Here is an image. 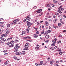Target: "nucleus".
Masks as SVG:
<instances>
[{"label":"nucleus","instance_id":"obj_1","mask_svg":"<svg viewBox=\"0 0 66 66\" xmlns=\"http://www.w3.org/2000/svg\"><path fill=\"white\" fill-rule=\"evenodd\" d=\"M27 23V24L28 27H30L31 25L33 24V23H31V22H26Z\"/></svg>","mask_w":66,"mask_h":66},{"label":"nucleus","instance_id":"obj_2","mask_svg":"<svg viewBox=\"0 0 66 66\" xmlns=\"http://www.w3.org/2000/svg\"><path fill=\"white\" fill-rule=\"evenodd\" d=\"M9 32H10V30L9 29H6L5 31V34H8L9 33Z\"/></svg>","mask_w":66,"mask_h":66},{"label":"nucleus","instance_id":"obj_3","mask_svg":"<svg viewBox=\"0 0 66 66\" xmlns=\"http://www.w3.org/2000/svg\"><path fill=\"white\" fill-rule=\"evenodd\" d=\"M29 44L27 43L25 44L24 47L25 48H28V47H29Z\"/></svg>","mask_w":66,"mask_h":66},{"label":"nucleus","instance_id":"obj_4","mask_svg":"<svg viewBox=\"0 0 66 66\" xmlns=\"http://www.w3.org/2000/svg\"><path fill=\"white\" fill-rule=\"evenodd\" d=\"M63 10H64V8H63L59 9V11H60V12H59V13L62 14V12L61 11H63Z\"/></svg>","mask_w":66,"mask_h":66},{"label":"nucleus","instance_id":"obj_5","mask_svg":"<svg viewBox=\"0 0 66 66\" xmlns=\"http://www.w3.org/2000/svg\"><path fill=\"white\" fill-rule=\"evenodd\" d=\"M42 9H39L38 11H36V12L38 13H40V12H41V11H42Z\"/></svg>","mask_w":66,"mask_h":66},{"label":"nucleus","instance_id":"obj_6","mask_svg":"<svg viewBox=\"0 0 66 66\" xmlns=\"http://www.w3.org/2000/svg\"><path fill=\"white\" fill-rule=\"evenodd\" d=\"M45 37L46 39H49V38L50 37V36L49 35H46L45 36Z\"/></svg>","mask_w":66,"mask_h":66},{"label":"nucleus","instance_id":"obj_7","mask_svg":"<svg viewBox=\"0 0 66 66\" xmlns=\"http://www.w3.org/2000/svg\"><path fill=\"white\" fill-rule=\"evenodd\" d=\"M24 39H31V37H29L28 36L26 37H25L24 38Z\"/></svg>","mask_w":66,"mask_h":66},{"label":"nucleus","instance_id":"obj_8","mask_svg":"<svg viewBox=\"0 0 66 66\" xmlns=\"http://www.w3.org/2000/svg\"><path fill=\"white\" fill-rule=\"evenodd\" d=\"M30 19H31V18H28V19H25L26 21V22H28V21H29V20Z\"/></svg>","mask_w":66,"mask_h":66},{"label":"nucleus","instance_id":"obj_9","mask_svg":"<svg viewBox=\"0 0 66 66\" xmlns=\"http://www.w3.org/2000/svg\"><path fill=\"white\" fill-rule=\"evenodd\" d=\"M8 64H9V61L8 60L7 61H6L4 63L5 65H7Z\"/></svg>","mask_w":66,"mask_h":66},{"label":"nucleus","instance_id":"obj_10","mask_svg":"<svg viewBox=\"0 0 66 66\" xmlns=\"http://www.w3.org/2000/svg\"><path fill=\"white\" fill-rule=\"evenodd\" d=\"M34 36L35 38H37V37H38V36L36 34H34Z\"/></svg>","mask_w":66,"mask_h":66},{"label":"nucleus","instance_id":"obj_11","mask_svg":"<svg viewBox=\"0 0 66 66\" xmlns=\"http://www.w3.org/2000/svg\"><path fill=\"white\" fill-rule=\"evenodd\" d=\"M45 26H48V24H49L48 23V22H47V21H45Z\"/></svg>","mask_w":66,"mask_h":66},{"label":"nucleus","instance_id":"obj_12","mask_svg":"<svg viewBox=\"0 0 66 66\" xmlns=\"http://www.w3.org/2000/svg\"><path fill=\"white\" fill-rule=\"evenodd\" d=\"M19 48H20V46H16L14 47V49H19Z\"/></svg>","mask_w":66,"mask_h":66},{"label":"nucleus","instance_id":"obj_13","mask_svg":"<svg viewBox=\"0 0 66 66\" xmlns=\"http://www.w3.org/2000/svg\"><path fill=\"white\" fill-rule=\"evenodd\" d=\"M2 35L1 36V40H4V39L3 38V37Z\"/></svg>","mask_w":66,"mask_h":66},{"label":"nucleus","instance_id":"obj_14","mask_svg":"<svg viewBox=\"0 0 66 66\" xmlns=\"http://www.w3.org/2000/svg\"><path fill=\"white\" fill-rule=\"evenodd\" d=\"M10 44H11V45H13L14 44V41L12 40V41H11V42H10Z\"/></svg>","mask_w":66,"mask_h":66},{"label":"nucleus","instance_id":"obj_15","mask_svg":"<svg viewBox=\"0 0 66 66\" xmlns=\"http://www.w3.org/2000/svg\"><path fill=\"white\" fill-rule=\"evenodd\" d=\"M3 36H4V37H6L7 36V35L6 34H3L2 35Z\"/></svg>","mask_w":66,"mask_h":66},{"label":"nucleus","instance_id":"obj_16","mask_svg":"<svg viewBox=\"0 0 66 66\" xmlns=\"http://www.w3.org/2000/svg\"><path fill=\"white\" fill-rule=\"evenodd\" d=\"M21 53L23 55H24L25 53V52L24 51H23Z\"/></svg>","mask_w":66,"mask_h":66},{"label":"nucleus","instance_id":"obj_17","mask_svg":"<svg viewBox=\"0 0 66 66\" xmlns=\"http://www.w3.org/2000/svg\"><path fill=\"white\" fill-rule=\"evenodd\" d=\"M16 22L15 20H14L13 21V22L14 24H17V23Z\"/></svg>","mask_w":66,"mask_h":66},{"label":"nucleus","instance_id":"obj_18","mask_svg":"<svg viewBox=\"0 0 66 66\" xmlns=\"http://www.w3.org/2000/svg\"><path fill=\"white\" fill-rule=\"evenodd\" d=\"M15 50H14V52H17L18 51V50L17 49H15Z\"/></svg>","mask_w":66,"mask_h":66},{"label":"nucleus","instance_id":"obj_19","mask_svg":"<svg viewBox=\"0 0 66 66\" xmlns=\"http://www.w3.org/2000/svg\"><path fill=\"white\" fill-rule=\"evenodd\" d=\"M58 26L59 27H61V26H62V24H61V23H59L58 24Z\"/></svg>","mask_w":66,"mask_h":66},{"label":"nucleus","instance_id":"obj_20","mask_svg":"<svg viewBox=\"0 0 66 66\" xmlns=\"http://www.w3.org/2000/svg\"><path fill=\"white\" fill-rule=\"evenodd\" d=\"M61 43V40L58 41L57 42V44H59V43Z\"/></svg>","mask_w":66,"mask_h":66},{"label":"nucleus","instance_id":"obj_21","mask_svg":"<svg viewBox=\"0 0 66 66\" xmlns=\"http://www.w3.org/2000/svg\"><path fill=\"white\" fill-rule=\"evenodd\" d=\"M53 28H55V29H56V28H58V27L57 26L55 27L54 26H53Z\"/></svg>","mask_w":66,"mask_h":66},{"label":"nucleus","instance_id":"obj_22","mask_svg":"<svg viewBox=\"0 0 66 66\" xmlns=\"http://www.w3.org/2000/svg\"><path fill=\"white\" fill-rule=\"evenodd\" d=\"M48 32H47V31H46L44 35H46L48 34Z\"/></svg>","mask_w":66,"mask_h":66},{"label":"nucleus","instance_id":"obj_23","mask_svg":"<svg viewBox=\"0 0 66 66\" xmlns=\"http://www.w3.org/2000/svg\"><path fill=\"white\" fill-rule=\"evenodd\" d=\"M53 63V61H52L50 62V63L52 65Z\"/></svg>","mask_w":66,"mask_h":66},{"label":"nucleus","instance_id":"obj_24","mask_svg":"<svg viewBox=\"0 0 66 66\" xmlns=\"http://www.w3.org/2000/svg\"><path fill=\"white\" fill-rule=\"evenodd\" d=\"M30 30V28L28 27L27 29H26V31H29Z\"/></svg>","mask_w":66,"mask_h":66},{"label":"nucleus","instance_id":"obj_25","mask_svg":"<svg viewBox=\"0 0 66 66\" xmlns=\"http://www.w3.org/2000/svg\"><path fill=\"white\" fill-rule=\"evenodd\" d=\"M59 53V54H60V55H62V54H63V53H62L61 52H60Z\"/></svg>","mask_w":66,"mask_h":66},{"label":"nucleus","instance_id":"obj_26","mask_svg":"<svg viewBox=\"0 0 66 66\" xmlns=\"http://www.w3.org/2000/svg\"><path fill=\"white\" fill-rule=\"evenodd\" d=\"M9 47H13L14 45H9Z\"/></svg>","mask_w":66,"mask_h":66},{"label":"nucleus","instance_id":"obj_27","mask_svg":"<svg viewBox=\"0 0 66 66\" xmlns=\"http://www.w3.org/2000/svg\"><path fill=\"white\" fill-rule=\"evenodd\" d=\"M19 55H21V54H22V53H21V52H19Z\"/></svg>","mask_w":66,"mask_h":66},{"label":"nucleus","instance_id":"obj_28","mask_svg":"<svg viewBox=\"0 0 66 66\" xmlns=\"http://www.w3.org/2000/svg\"><path fill=\"white\" fill-rule=\"evenodd\" d=\"M55 43H53V44H52V46H55Z\"/></svg>","mask_w":66,"mask_h":66},{"label":"nucleus","instance_id":"obj_29","mask_svg":"<svg viewBox=\"0 0 66 66\" xmlns=\"http://www.w3.org/2000/svg\"><path fill=\"white\" fill-rule=\"evenodd\" d=\"M62 6H63L61 5V6H60L58 8V10H59L60 9H61V8L62 7Z\"/></svg>","mask_w":66,"mask_h":66},{"label":"nucleus","instance_id":"obj_30","mask_svg":"<svg viewBox=\"0 0 66 66\" xmlns=\"http://www.w3.org/2000/svg\"><path fill=\"white\" fill-rule=\"evenodd\" d=\"M46 7H50V5L49 4H48V5H46Z\"/></svg>","mask_w":66,"mask_h":66},{"label":"nucleus","instance_id":"obj_31","mask_svg":"<svg viewBox=\"0 0 66 66\" xmlns=\"http://www.w3.org/2000/svg\"><path fill=\"white\" fill-rule=\"evenodd\" d=\"M19 52H16V53L15 54H16V55H19Z\"/></svg>","mask_w":66,"mask_h":66},{"label":"nucleus","instance_id":"obj_32","mask_svg":"<svg viewBox=\"0 0 66 66\" xmlns=\"http://www.w3.org/2000/svg\"><path fill=\"white\" fill-rule=\"evenodd\" d=\"M7 27H8V28H9V27H10V24H7Z\"/></svg>","mask_w":66,"mask_h":66},{"label":"nucleus","instance_id":"obj_33","mask_svg":"<svg viewBox=\"0 0 66 66\" xmlns=\"http://www.w3.org/2000/svg\"><path fill=\"white\" fill-rule=\"evenodd\" d=\"M50 49H52L53 50H54V48L53 47H52L51 48H50Z\"/></svg>","mask_w":66,"mask_h":66},{"label":"nucleus","instance_id":"obj_34","mask_svg":"<svg viewBox=\"0 0 66 66\" xmlns=\"http://www.w3.org/2000/svg\"><path fill=\"white\" fill-rule=\"evenodd\" d=\"M4 40H3L2 41H1L0 42L1 44H2V43H4Z\"/></svg>","mask_w":66,"mask_h":66},{"label":"nucleus","instance_id":"obj_35","mask_svg":"<svg viewBox=\"0 0 66 66\" xmlns=\"http://www.w3.org/2000/svg\"><path fill=\"white\" fill-rule=\"evenodd\" d=\"M47 32L48 33H50L51 32V30H48L47 31Z\"/></svg>","mask_w":66,"mask_h":66},{"label":"nucleus","instance_id":"obj_36","mask_svg":"<svg viewBox=\"0 0 66 66\" xmlns=\"http://www.w3.org/2000/svg\"><path fill=\"white\" fill-rule=\"evenodd\" d=\"M43 13H42L41 14H40L39 15V16H42V15H43Z\"/></svg>","mask_w":66,"mask_h":66},{"label":"nucleus","instance_id":"obj_37","mask_svg":"<svg viewBox=\"0 0 66 66\" xmlns=\"http://www.w3.org/2000/svg\"><path fill=\"white\" fill-rule=\"evenodd\" d=\"M10 38H8L7 39V42H8V41L10 40Z\"/></svg>","mask_w":66,"mask_h":66},{"label":"nucleus","instance_id":"obj_38","mask_svg":"<svg viewBox=\"0 0 66 66\" xmlns=\"http://www.w3.org/2000/svg\"><path fill=\"white\" fill-rule=\"evenodd\" d=\"M55 66H59V65H58L57 64H55Z\"/></svg>","mask_w":66,"mask_h":66},{"label":"nucleus","instance_id":"obj_39","mask_svg":"<svg viewBox=\"0 0 66 66\" xmlns=\"http://www.w3.org/2000/svg\"><path fill=\"white\" fill-rule=\"evenodd\" d=\"M4 23V22H0V24H3V23Z\"/></svg>","mask_w":66,"mask_h":66},{"label":"nucleus","instance_id":"obj_40","mask_svg":"<svg viewBox=\"0 0 66 66\" xmlns=\"http://www.w3.org/2000/svg\"><path fill=\"white\" fill-rule=\"evenodd\" d=\"M52 42L53 43H56V41L54 40H52Z\"/></svg>","mask_w":66,"mask_h":66},{"label":"nucleus","instance_id":"obj_41","mask_svg":"<svg viewBox=\"0 0 66 66\" xmlns=\"http://www.w3.org/2000/svg\"><path fill=\"white\" fill-rule=\"evenodd\" d=\"M55 15H59V13H55Z\"/></svg>","mask_w":66,"mask_h":66},{"label":"nucleus","instance_id":"obj_42","mask_svg":"<svg viewBox=\"0 0 66 66\" xmlns=\"http://www.w3.org/2000/svg\"><path fill=\"white\" fill-rule=\"evenodd\" d=\"M6 51H7V50H5L3 52H6Z\"/></svg>","mask_w":66,"mask_h":66},{"label":"nucleus","instance_id":"obj_43","mask_svg":"<svg viewBox=\"0 0 66 66\" xmlns=\"http://www.w3.org/2000/svg\"><path fill=\"white\" fill-rule=\"evenodd\" d=\"M14 59H15V60H16V59H17V57H14Z\"/></svg>","mask_w":66,"mask_h":66},{"label":"nucleus","instance_id":"obj_44","mask_svg":"<svg viewBox=\"0 0 66 66\" xmlns=\"http://www.w3.org/2000/svg\"><path fill=\"white\" fill-rule=\"evenodd\" d=\"M15 21L16 22V21H19V20H18V19H15Z\"/></svg>","mask_w":66,"mask_h":66},{"label":"nucleus","instance_id":"obj_45","mask_svg":"<svg viewBox=\"0 0 66 66\" xmlns=\"http://www.w3.org/2000/svg\"><path fill=\"white\" fill-rule=\"evenodd\" d=\"M26 32V31H23L22 32V33H23L24 34V33H25Z\"/></svg>","mask_w":66,"mask_h":66},{"label":"nucleus","instance_id":"obj_46","mask_svg":"<svg viewBox=\"0 0 66 66\" xmlns=\"http://www.w3.org/2000/svg\"><path fill=\"white\" fill-rule=\"evenodd\" d=\"M56 48H57V46H55L54 47V49H56Z\"/></svg>","mask_w":66,"mask_h":66},{"label":"nucleus","instance_id":"obj_47","mask_svg":"<svg viewBox=\"0 0 66 66\" xmlns=\"http://www.w3.org/2000/svg\"><path fill=\"white\" fill-rule=\"evenodd\" d=\"M15 42H16V43H17L18 42V40H15Z\"/></svg>","mask_w":66,"mask_h":66},{"label":"nucleus","instance_id":"obj_48","mask_svg":"<svg viewBox=\"0 0 66 66\" xmlns=\"http://www.w3.org/2000/svg\"><path fill=\"white\" fill-rule=\"evenodd\" d=\"M3 20V19L1 18L0 19V21H1V20Z\"/></svg>","mask_w":66,"mask_h":66},{"label":"nucleus","instance_id":"obj_49","mask_svg":"<svg viewBox=\"0 0 66 66\" xmlns=\"http://www.w3.org/2000/svg\"><path fill=\"white\" fill-rule=\"evenodd\" d=\"M33 9H36L37 7L36 6H35L33 7Z\"/></svg>","mask_w":66,"mask_h":66},{"label":"nucleus","instance_id":"obj_50","mask_svg":"<svg viewBox=\"0 0 66 66\" xmlns=\"http://www.w3.org/2000/svg\"><path fill=\"white\" fill-rule=\"evenodd\" d=\"M41 33L42 34H43L44 33V31H43L42 32H41Z\"/></svg>","mask_w":66,"mask_h":66},{"label":"nucleus","instance_id":"obj_51","mask_svg":"<svg viewBox=\"0 0 66 66\" xmlns=\"http://www.w3.org/2000/svg\"><path fill=\"white\" fill-rule=\"evenodd\" d=\"M49 42V41L48 40H47L46 41H45V43H48Z\"/></svg>","mask_w":66,"mask_h":66},{"label":"nucleus","instance_id":"obj_52","mask_svg":"<svg viewBox=\"0 0 66 66\" xmlns=\"http://www.w3.org/2000/svg\"><path fill=\"white\" fill-rule=\"evenodd\" d=\"M47 60L48 61H50V59L49 58H48L47 59Z\"/></svg>","mask_w":66,"mask_h":66},{"label":"nucleus","instance_id":"obj_53","mask_svg":"<svg viewBox=\"0 0 66 66\" xmlns=\"http://www.w3.org/2000/svg\"><path fill=\"white\" fill-rule=\"evenodd\" d=\"M37 47L38 48H39V45H37Z\"/></svg>","mask_w":66,"mask_h":66},{"label":"nucleus","instance_id":"obj_54","mask_svg":"<svg viewBox=\"0 0 66 66\" xmlns=\"http://www.w3.org/2000/svg\"><path fill=\"white\" fill-rule=\"evenodd\" d=\"M60 63H62V62H63V61H62V60H60Z\"/></svg>","mask_w":66,"mask_h":66},{"label":"nucleus","instance_id":"obj_55","mask_svg":"<svg viewBox=\"0 0 66 66\" xmlns=\"http://www.w3.org/2000/svg\"><path fill=\"white\" fill-rule=\"evenodd\" d=\"M36 34H39V31H37L36 32Z\"/></svg>","mask_w":66,"mask_h":66},{"label":"nucleus","instance_id":"obj_56","mask_svg":"<svg viewBox=\"0 0 66 66\" xmlns=\"http://www.w3.org/2000/svg\"><path fill=\"white\" fill-rule=\"evenodd\" d=\"M27 31V33H30V32H29V31Z\"/></svg>","mask_w":66,"mask_h":66},{"label":"nucleus","instance_id":"obj_57","mask_svg":"<svg viewBox=\"0 0 66 66\" xmlns=\"http://www.w3.org/2000/svg\"><path fill=\"white\" fill-rule=\"evenodd\" d=\"M11 26H13V23H11Z\"/></svg>","mask_w":66,"mask_h":66},{"label":"nucleus","instance_id":"obj_58","mask_svg":"<svg viewBox=\"0 0 66 66\" xmlns=\"http://www.w3.org/2000/svg\"><path fill=\"white\" fill-rule=\"evenodd\" d=\"M56 63H57L58 64L59 63V61H56Z\"/></svg>","mask_w":66,"mask_h":66},{"label":"nucleus","instance_id":"obj_59","mask_svg":"<svg viewBox=\"0 0 66 66\" xmlns=\"http://www.w3.org/2000/svg\"><path fill=\"white\" fill-rule=\"evenodd\" d=\"M3 32V30H2L1 29H0V32Z\"/></svg>","mask_w":66,"mask_h":66},{"label":"nucleus","instance_id":"obj_60","mask_svg":"<svg viewBox=\"0 0 66 66\" xmlns=\"http://www.w3.org/2000/svg\"><path fill=\"white\" fill-rule=\"evenodd\" d=\"M10 43H7L6 44H7V45H10Z\"/></svg>","mask_w":66,"mask_h":66},{"label":"nucleus","instance_id":"obj_61","mask_svg":"<svg viewBox=\"0 0 66 66\" xmlns=\"http://www.w3.org/2000/svg\"><path fill=\"white\" fill-rule=\"evenodd\" d=\"M63 16L64 18H66V16H65V15H63Z\"/></svg>","mask_w":66,"mask_h":66},{"label":"nucleus","instance_id":"obj_62","mask_svg":"<svg viewBox=\"0 0 66 66\" xmlns=\"http://www.w3.org/2000/svg\"><path fill=\"white\" fill-rule=\"evenodd\" d=\"M35 49H36V50L38 49H38L39 48H37V47H35Z\"/></svg>","mask_w":66,"mask_h":66},{"label":"nucleus","instance_id":"obj_63","mask_svg":"<svg viewBox=\"0 0 66 66\" xmlns=\"http://www.w3.org/2000/svg\"><path fill=\"white\" fill-rule=\"evenodd\" d=\"M60 21L61 22L62 21V19H61L60 20Z\"/></svg>","mask_w":66,"mask_h":66},{"label":"nucleus","instance_id":"obj_64","mask_svg":"<svg viewBox=\"0 0 66 66\" xmlns=\"http://www.w3.org/2000/svg\"><path fill=\"white\" fill-rule=\"evenodd\" d=\"M63 32H66V31L65 30H64L63 31Z\"/></svg>","mask_w":66,"mask_h":66}]
</instances>
